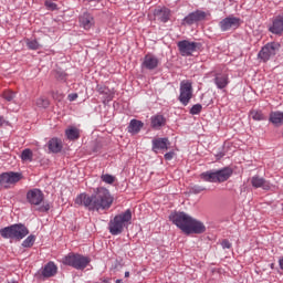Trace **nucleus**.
<instances>
[{"instance_id":"nucleus-1","label":"nucleus","mask_w":283,"mask_h":283,"mask_svg":"<svg viewBox=\"0 0 283 283\" xmlns=\"http://www.w3.org/2000/svg\"><path fill=\"white\" fill-rule=\"evenodd\" d=\"M114 202V197L105 187L96 188L93 195L81 193L75 199V205H81L90 211H107Z\"/></svg>"},{"instance_id":"nucleus-2","label":"nucleus","mask_w":283,"mask_h":283,"mask_svg":"<svg viewBox=\"0 0 283 283\" xmlns=\"http://www.w3.org/2000/svg\"><path fill=\"white\" fill-rule=\"evenodd\" d=\"M169 220H171L172 224H176L178 229H180L186 235H191V233H205L207 231V227L201 221L195 219L186 212H171L169 216Z\"/></svg>"},{"instance_id":"nucleus-3","label":"nucleus","mask_w":283,"mask_h":283,"mask_svg":"<svg viewBox=\"0 0 283 283\" xmlns=\"http://www.w3.org/2000/svg\"><path fill=\"white\" fill-rule=\"evenodd\" d=\"M129 224H132V210L127 209L111 219L108 222V231L112 235H120Z\"/></svg>"},{"instance_id":"nucleus-4","label":"nucleus","mask_w":283,"mask_h":283,"mask_svg":"<svg viewBox=\"0 0 283 283\" xmlns=\"http://www.w3.org/2000/svg\"><path fill=\"white\" fill-rule=\"evenodd\" d=\"M29 234L30 230H28V227L23 223H14L0 230V235L1 238H4V240L21 241Z\"/></svg>"},{"instance_id":"nucleus-5","label":"nucleus","mask_w":283,"mask_h":283,"mask_svg":"<svg viewBox=\"0 0 283 283\" xmlns=\"http://www.w3.org/2000/svg\"><path fill=\"white\" fill-rule=\"evenodd\" d=\"M233 176V169L226 167L219 170H208L200 175L205 182H227Z\"/></svg>"},{"instance_id":"nucleus-6","label":"nucleus","mask_w":283,"mask_h":283,"mask_svg":"<svg viewBox=\"0 0 283 283\" xmlns=\"http://www.w3.org/2000/svg\"><path fill=\"white\" fill-rule=\"evenodd\" d=\"M63 264L66 266H72L76 269V271H85L92 259L90 256H85L78 253H69L66 256L62 259Z\"/></svg>"},{"instance_id":"nucleus-7","label":"nucleus","mask_w":283,"mask_h":283,"mask_svg":"<svg viewBox=\"0 0 283 283\" xmlns=\"http://www.w3.org/2000/svg\"><path fill=\"white\" fill-rule=\"evenodd\" d=\"M179 92V102L181 103V105L187 107L191 98H193V86L191 82L189 80L181 81Z\"/></svg>"},{"instance_id":"nucleus-8","label":"nucleus","mask_w":283,"mask_h":283,"mask_svg":"<svg viewBox=\"0 0 283 283\" xmlns=\"http://www.w3.org/2000/svg\"><path fill=\"white\" fill-rule=\"evenodd\" d=\"M277 50H280V43L270 42L260 50L258 56L263 63H266V61H270L272 56L277 54Z\"/></svg>"},{"instance_id":"nucleus-9","label":"nucleus","mask_w":283,"mask_h":283,"mask_svg":"<svg viewBox=\"0 0 283 283\" xmlns=\"http://www.w3.org/2000/svg\"><path fill=\"white\" fill-rule=\"evenodd\" d=\"M181 56H191L193 52L200 50V43L198 42H190L189 40L179 41L177 44Z\"/></svg>"},{"instance_id":"nucleus-10","label":"nucleus","mask_w":283,"mask_h":283,"mask_svg":"<svg viewBox=\"0 0 283 283\" xmlns=\"http://www.w3.org/2000/svg\"><path fill=\"white\" fill-rule=\"evenodd\" d=\"M21 178H23V175L21 172H3L0 175V185L4 187V189H8L10 185H17V182H19Z\"/></svg>"},{"instance_id":"nucleus-11","label":"nucleus","mask_w":283,"mask_h":283,"mask_svg":"<svg viewBox=\"0 0 283 283\" xmlns=\"http://www.w3.org/2000/svg\"><path fill=\"white\" fill-rule=\"evenodd\" d=\"M241 20L237 17H228L219 22L221 32H229V30H238L240 28Z\"/></svg>"},{"instance_id":"nucleus-12","label":"nucleus","mask_w":283,"mask_h":283,"mask_svg":"<svg viewBox=\"0 0 283 283\" xmlns=\"http://www.w3.org/2000/svg\"><path fill=\"white\" fill-rule=\"evenodd\" d=\"M44 198L45 197L43 195V191L36 188L31 189L27 192V201L29 202V205H34L35 207H39V205L43 202Z\"/></svg>"},{"instance_id":"nucleus-13","label":"nucleus","mask_w":283,"mask_h":283,"mask_svg":"<svg viewBox=\"0 0 283 283\" xmlns=\"http://www.w3.org/2000/svg\"><path fill=\"white\" fill-rule=\"evenodd\" d=\"M205 19H207V13L205 11L197 10L195 12L189 13L182 20V25H193V23H198L199 21H205Z\"/></svg>"},{"instance_id":"nucleus-14","label":"nucleus","mask_w":283,"mask_h":283,"mask_svg":"<svg viewBox=\"0 0 283 283\" xmlns=\"http://www.w3.org/2000/svg\"><path fill=\"white\" fill-rule=\"evenodd\" d=\"M159 63H160V60H158L156 55L146 54L142 63V67H145V70H156Z\"/></svg>"},{"instance_id":"nucleus-15","label":"nucleus","mask_w":283,"mask_h":283,"mask_svg":"<svg viewBox=\"0 0 283 283\" xmlns=\"http://www.w3.org/2000/svg\"><path fill=\"white\" fill-rule=\"evenodd\" d=\"M251 185L254 189H264V191L271 189V182L258 175L251 178Z\"/></svg>"},{"instance_id":"nucleus-16","label":"nucleus","mask_w":283,"mask_h":283,"mask_svg":"<svg viewBox=\"0 0 283 283\" xmlns=\"http://www.w3.org/2000/svg\"><path fill=\"white\" fill-rule=\"evenodd\" d=\"M80 25L84 28V30H90L94 27V17L92 14L84 12L80 17Z\"/></svg>"},{"instance_id":"nucleus-17","label":"nucleus","mask_w":283,"mask_h":283,"mask_svg":"<svg viewBox=\"0 0 283 283\" xmlns=\"http://www.w3.org/2000/svg\"><path fill=\"white\" fill-rule=\"evenodd\" d=\"M171 143H169V138H157L153 140V151H158L160 149L167 150L169 149V146Z\"/></svg>"},{"instance_id":"nucleus-18","label":"nucleus","mask_w":283,"mask_h":283,"mask_svg":"<svg viewBox=\"0 0 283 283\" xmlns=\"http://www.w3.org/2000/svg\"><path fill=\"white\" fill-rule=\"evenodd\" d=\"M154 14L159 21H161V23H167V21H169V18L171 17V11L168 8H161L156 9Z\"/></svg>"},{"instance_id":"nucleus-19","label":"nucleus","mask_w":283,"mask_h":283,"mask_svg":"<svg viewBox=\"0 0 283 283\" xmlns=\"http://www.w3.org/2000/svg\"><path fill=\"white\" fill-rule=\"evenodd\" d=\"M272 34H282L283 33V17L279 15L273 20L272 25L269 29Z\"/></svg>"},{"instance_id":"nucleus-20","label":"nucleus","mask_w":283,"mask_h":283,"mask_svg":"<svg viewBox=\"0 0 283 283\" xmlns=\"http://www.w3.org/2000/svg\"><path fill=\"white\" fill-rule=\"evenodd\" d=\"M48 148L52 154H59L63 149V145L59 138H52L48 142Z\"/></svg>"},{"instance_id":"nucleus-21","label":"nucleus","mask_w":283,"mask_h":283,"mask_svg":"<svg viewBox=\"0 0 283 283\" xmlns=\"http://www.w3.org/2000/svg\"><path fill=\"white\" fill-rule=\"evenodd\" d=\"M214 85L218 90H224L229 85V76L226 74H217L214 77Z\"/></svg>"},{"instance_id":"nucleus-22","label":"nucleus","mask_w":283,"mask_h":283,"mask_svg":"<svg viewBox=\"0 0 283 283\" xmlns=\"http://www.w3.org/2000/svg\"><path fill=\"white\" fill-rule=\"evenodd\" d=\"M56 271H57L56 264H54V262H49L44 266L42 271V275L43 277H54V275H56Z\"/></svg>"},{"instance_id":"nucleus-23","label":"nucleus","mask_w":283,"mask_h":283,"mask_svg":"<svg viewBox=\"0 0 283 283\" xmlns=\"http://www.w3.org/2000/svg\"><path fill=\"white\" fill-rule=\"evenodd\" d=\"M165 123L167 122L163 115H155L151 117V127L154 129H160V127H165Z\"/></svg>"},{"instance_id":"nucleus-24","label":"nucleus","mask_w":283,"mask_h":283,"mask_svg":"<svg viewBox=\"0 0 283 283\" xmlns=\"http://www.w3.org/2000/svg\"><path fill=\"white\" fill-rule=\"evenodd\" d=\"M270 123L280 127L283 125V113L282 112H273L270 114Z\"/></svg>"},{"instance_id":"nucleus-25","label":"nucleus","mask_w":283,"mask_h":283,"mask_svg":"<svg viewBox=\"0 0 283 283\" xmlns=\"http://www.w3.org/2000/svg\"><path fill=\"white\" fill-rule=\"evenodd\" d=\"M65 136L69 140H78L81 138V130L76 127H70L65 130Z\"/></svg>"},{"instance_id":"nucleus-26","label":"nucleus","mask_w":283,"mask_h":283,"mask_svg":"<svg viewBox=\"0 0 283 283\" xmlns=\"http://www.w3.org/2000/svg\"><path fill=\"white\" fill-rule=\"evenodd\" d=\"M97 92L104 96L105 101H112L114 98V93L105 85H97Z\"/></svg>"},{"instance_id":"nucleus-27","label":"nucleus","mask_w":283,"mask_h":283,"mask_svg":"<svg viewBox=\"0 0 283 283\" xmlns=\"http://www.w3.org/2000/svg\"><path fill=\"white\" fill-rule=\"evenodd\" d=\"M143 122L137 120V119H132L129 125H128V132L129 134H138L140 129H143Z\"/></svg>"},{"instance_id":"nucleus-28","label":"nucleus","mask_w":283,"mask_h":283,"mask_svg":"<svg viewBox=\"0 0 283 283\" xmlns=\"http://www.w3.org/2000/svg\"><path fill=\"white\" fill-rule=\"evenodd\" d=\"M20 158L23 163H32L34 158V153H32V149L27 148L22 150Z\"/></svg>"},{"instance_id":"nucleus-29","label":"nucleus","mask_w":283,"mask_h":283,"mask_svg":"<svg viewBox=\"0 0 283 283\" xmlns=\"http://www.w3.org/2000/svg\"><path fill=\"white\" fill-rule=\"evenodd\" d=\"M36 241V237L34 234H30L23 242L22 247L24 249H30L31 247H34V242Z\"/></svg>"},{"instance_id":"nucleus-30","label":"nucleus","mask_w":283,"mask_h":283,"mask_svg":"<svg viewBox=\"0 0 283 283\" xmlns=\"http://www.w3.org/2000/svg\"><path fill=\"white\" fill-rule=\"evenodd\" d=\"M101 180L105 182L106 185H114L116 182V177L109 175V174H104L101 176Z\"/></svg>"},{"instance_id":"nucleus-31","label":"nucleus","mask_w":283,"mask_h":283,"mask_svg":"<svg viewBox=\"0 0 283 283\" xmlns=\"http://www.w3.org/2000/svg\"><path fill=\"white\" fill-rule=\"evenodd\" d=\"M27 48L29 50H41V44L36 40H27Z\"/></svg>"},{"instance_id":"nucleus-32","label":"nucleus","mask_w":283,"mask_h":283,"mask_svg":"<svg viewBox=\"0 0 283 283\" xmlns=\"http://www.w3.org/2000/svg\"><path fill=\"white\" fill-rule=\"evenodd\" d=\"M35 105L38 107H42V109H46V107H50V101L44 97H40L35 101Z\"/></svg>"},{"instance_id":"nucleus-33","label":"nucleus","mask_w":283,"mask_h":283,"mask_svg":"<svg viewBox=\"0 0 283 283\" xmlns=\"http://www.w3.org/2000/svg\"><path fill=\"white\" fill-rule=\"evenodd\" d=\"M250 117L253 118V120H264V115L260 111H251Z\"/></svg>"},{"instance_id":"nucleus-34","label":"nucleus","mask_w":283,"mask_h":283,"mask_svg":"<svg viewBox=\"0 0 283 283\" xmlns=\"http://www.w3.org/2000/svg\"><path fill=\"white\" fill-rule=\"evenodd\" d=\"M3 99L4 101H8L9 103L14 101V97L17 96V94L12 91H6L3 94Z\"/></svg>"},{"instance_id":"nucleus-35","label":"nucleus","mask_w":283,"mask_h":283,"mask_svg":"<svg viewBox=\"0 0 283 283\" xmlns=\"http://www.w3.org/2000/svg\"><path fill=\"white\" fill-rule=\"evenodd\" d=\"M202 112V105L201 104H195L191 108H190V114L192 116H196L198 114H200Z\"/></svg>"},{"instance_id":"nucleus-36","label":"nucleus","mask_w":283,"mask_h":283,"mask_svg":"<svg viewBox=\"0 0 283 283\" xmlns=\"http://www.w3.org/2000/svg\"><path fill=\"white\" fill-rule=\"evenodd\" d=\"M190 191L192 193H202V191H207V188L205 186L195 185L191 187Z\"/></svg>"},{"instance_id":"nucleus-37","label":"nucleus","mask_w":283,"mask_h":283,"mask_svg":"<svg viewBox=\"0 0 283 283\" xmlns=\"http://www.w3.org/2000/svg\"><path fill=\"white\" fill-rule=\"evenodd\" d=\"M65 72L63 71H55L54 72V77L56 78V81H65Z\"/></svg>"},{"instance_id":"nucleus-38","label":"nucleus","mask_w":283,"mask_h":283,"mask_svg":"<svg viewBox=\"0 0 283 283\" xmlns=\"http://www.w3.org/2000/svg\"><path fill=\"white\" fill-rule=\"evenodd\" d=\"M45 6H46L48 10H56V8H57L56 3L52 2V1H46Z\"/></svg>"},{"instance_id":"nucleus-39","label":"nucleus","mask_w":283,"mask_h":283,"mask_svg":"<svg viewBox=\"0 0 283 283\" xmlns=\"http://www.w3.org/2000/svg\"><path fill=\"white\" fill-rule=\"evenodd\" d=\"M38 210L41 211L42 213H45V211H50V203H45L39 207Z\"/></svg>"},{"instance_id":"nucleus-40","label":"nucleus","mask_w":283,"mask_h":283,"mask_svg":"<svg viewBox=\"0 0 283 283\" xmlns=\"http://www.w3.org/2000/svg\"><path fill=\"white\" fill-rule=\"evenodd\" d=\"M221 247H222V249H231V242L229 240L224 239L221 242Z\"/></svg>"},{"instance_id":"nucleus-41","label":"nucleus","mask_w":283,"mask_h":283,"mask_svg":"<svg viewBox=\"0 0 283 283\" xmlns=\"http://www.w3.org/2000/svg\"><path fill=\"white\" fill-rule=\"evenodd\" d=\"M174 156H175V153H174V151H169V153H166V154L164 155V158H165L166 160H172V159H174Z\"/></svg>"},{"instance_id":"nucleus-42","label":"nucleus","mask_w":283,"mask_h":283,"mask_svg":"<svg viewBox=\"0 0 283 283\" xmlns=\"http://www.w3.org/2000/svg\"><path fill=\"white\" fill-rule=\"evenodd\" d=\"M67 98H69V101H71V102L76 101V98H78V94H76V93H71V94H69Z\"/></svg>"},{"instance_id":"nucleus-43","label":"nucleus","mask_w":283,"mask_h":283,"mask_svg":"<svg viewBox=\"0 0 283 283\" xmlns=\"http://www.w3.org/2000/svg\"><path fill=\"white\" fill-rule=\"evenodd\" d=\"M6 119L3 118V116H0V127H2V125H4Z\"/></svg>"},{"instance_id":"nucleus-44","label":"nucleus","mask_w":283,"mask_h":283,"mask_svg":"<svg viewBox=\"0 0 283 283\" xmlns=\"http://www.w3.org/2000/svg\"><path fill=\"white\" fill-rule=\"evenodd\" d=\"M280 269L283 271V256L279 260Z\"/></svg>"},{"instance_id":"nucleus-45","label":"nucleus","mask_w":283,"mask_h":283,"mask_svg":"<svg viewBox=\"0 0 283 283\" xmlns=\"http://www.w3.org/2000/svg\"><path fill=\"white\" fill-rule=\"evenodd\" d=\"M124 275L125 277H129V271H126Z\"/></svg>"},{"instance_id":"nucleus-46","label":"nucleus","mask_w":283,"mask_h":283,"mask_svg":"<svg viewBox=\"0 0 283 283\" xmlns=\"http://www.w3.org/2000/svg\"><path fill=\"white\" fill-rule=\"evenodd\" d=\"M116 283H123V280L117 279V280H116Z\"/></svg>"},{"instance_id":"nucleus-47","label":"nucleus","mask_w":283,"mask_h":283,"mask_svg":"<svg viewBox=\"0 0 283 283\" xmlns=\"http://www.w3.org/2000/svg\"><path fill=\"white\" fill-rule=\"evenodd\" d=\"M53 98H57L56 94H53Z\"/></svg>"},{"instance_id":"nucleus-48","label":"nucleus","mask_w":283,"mask_h":283,"mask_svg":"<svg viewBox=\"0 0 283 283\" xmlns=\"http://www.w3.org/2000/svg\"><path fill=\"white\" fill-rule=\"evenodd\" d=\"M60 98H63V95H60Z\"/></svg>"}]
</instances>
